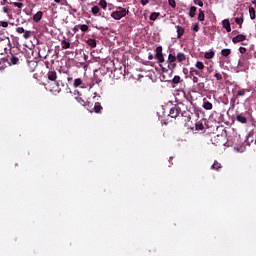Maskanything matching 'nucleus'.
Returning a JSON list of instances; mask_svg holds the SVG:
<instances>
[{"label":"nucleus","mask_w":256,"mask_h":256,"mask_svg":"<svg viewBox=\"0 0 256 256\" xmlns=\"http://www.w3.org/2000/svg\"><path fill=\"white\" fill-rule=\"evenodd\" d=\"M185 109H187V107H185V104L180 102L170 109L169 117H171L172 119H177L179 115H182V117H185V121L189 123V121H191V112L186 111Z\"/></svg>","instance_id":"nucleus-1"},{"label":"nucleus","mask_w":256,"mask_h":256,"mask_svg":"<svg viewBox=\"0 0 256 256\" xmlns=\"http://www.w3.org/2000/svg\"><path fill=\"white\" fill-rule=\"evenodd\" d=\"M127 13H129V11H127L125 8H118L116 11L111 13V17L116 21H119L120 19H123Z\"/></svg>","instance_id":"nucleus-2"},{"label":"nucleus","mask_w":256,"mask_h":256,"mask_svg":"<svg viewBox=\"0 0 256 256\" xmlns=\"http://www.w3.org/2000/svg\"><path fill=\"white\" fill-rule=\"evenodd\" d=\"M47 77L49 79V81H54L56 84L57 89L55 91H57L58 93L61 91V88H59V81H57V72L50 70L47 73Z\"/></svg>","instance_id":"nucleus-3"},{"label":"nucleus","mask_w":256,"mask_h":256,"mask_svg":"<svg viewBox=\"0 0 256 256\" xmlns=\"http://www.w3.org/2000/svg\"><path fill=\"white\" fill-rule=\"evenodd\" d=\"M155 51H156L155 59L158 60V63H165V57H163V47L158 46L156 47Z\"/></svg>","instance_id":"nucleus-4"},{"label":"nucleus","mask_w":256,"mask_h":256,"mask_svg":"<svg viewBox=\"0 0 256 256\" xmlns=\"http://www.w3.org/2000/svg\"><path fill=\"white\" fill-rule=\"evenodd\" d=\"M243 41H247V36L245 34H238L232 38L234 44L242 43V45H247V43H243Z\"/></svg>","instance_id":"nucleus-5"},{"label":"nucleus","mask_w":256,"mask_h":256,"mask_svg":"<svg viewBox=\"0 0 256 256\" xmlns=\"http://www.w3.org/2000/svg\"><path fill=\"white\" fill-rule=\"evenodd\" d=\"M121 77H125V74L123 73V68H115L113 71V78L114 79H121Z\"/></svg>","instance_id":"nucleus-6"},{"label":"nucleus","mask_w":256,"mask_h":256,"mask_svg":"<svg viewBox=\"0 0 256 256\" xmlns=\"http://www.w3.org/2000/svg\"><path fill=\"white\" fill-rule=\"evenodd\" d=\"M205 119L199 120L195 123V130L196 131H205Z\"/></svg>","instance_id":"nucleus-7"},{"label":"nucleus","mask_w":256,"mask_h":256,"mask_svg":"<svg viewBox=\"0 0 256 256\" xmlns=\"http://www.w3.org/2000/svg\"><path fill=\"white\" fill-rule=\"evenodd\" d=\"M175 61H177V56L173 54L168 55V63H170L172 69H175L177 67V64H175Z\"/></svg>","instance_id":"nucleus-8"},{"label":"nucleus","mask_w":256,"mask_h":256,"mask_svg":"<svg viewBox=\"0 0 256 256\" xmlns=\"http://www.w3.org/2000/svg\"><path fill=\"white\" fill-rule=\"evenodd\" d=\"M59 4L65 5V2L56 1V3H52L50 6L51 11H53L54 13H57V11H59Z\"/></svg>","instance_id":"nucleus-9"},{"label":"nucleus","mask_w":256,"mask_h":256,"mask_svg":"<svg viewBox=\"0 0 256 256\" xmlns=\"http://www.w3.org/2000/svg\"><path fill=\"white\" fill-rule=\"evenodd\" d=\"M243 21H245V17L243 16V13L240 14V17L235 18V23L239 25V29H243Z\"/></svg>","instance_id":"nucleus-10"},{"label":"nucleus","mask_w":256,"mask_h":256,"mask_svg":"<svg viewBox=\"0 0 256 256\" xmlns=\"http://www.w3.org/2000/svg\"><path fill=\"white\" fill-rule=\"evenodd\" d=\"M176 61H178V63H183V61H187V55H185V53L179 52L176 55Z\"/></svg>","instance_id":"nucleus-11"},{"label":"nucleus","mask_w":256,"mask_h":256,"mask_svg":"<svg viewBox=\"0 0 256 256\" xmlns=\"http://www.w3.org/2000/svg\"><path fill=\"white\" fill-rule=\"evenodd\" d=\"M222 25L224 29H226L227 33H231V22H229V20L227 19L223 20Z\"/></svg>","instance_id":"nucleus-12"},{"label":"nucleus","mask_w":256,"mask_h":256,"mask_svg":"<svg viewBox=\"0 0 256 256\" xmlns=\"http://www.w3.org/2000/svg\"><path fill=\"white\" fill-rule=\"evenodd\" d=\"M41 19H43V12H42V11H38V12L33 16V21H35V23H39V21H41Z\"/></svg>","instance_id":"nucleus-13"},{"label":"nucleus","mask_w":256,"mask_h":256,"mask_svg":"<svg viewBox=\"0 0 256 256\" xmlns=\"http://www.w3.org/2000/svg\"><path fill=\"white\" fill-rule=\"evenodd\" d=\"M176 28H177V37L178 39H181V37L185 35V28L181 26H176Z\"/></svg>","instance_id":"nucleus-14"},{"label":"nucleus","mask_w":256,"mask_h":256,"mask_svg":"<svg viewBox=\"0 0 256 256\" xmlns=\"http://www.w3.org/2000/svg\"><path fill=\"white\" fill-rule=\"evenodd\" d=\"M87 45L89 47H91L92 49H95V47H97V40L93 39V38H89L87 41H86Z\"/></svg>","instance_id":"nucleus-15"},{"label":"nucleus","mask_w":256,"mask_h":256,"mask_svg":"<svg viewBox=\"0 0 256 256\" xmlns=\"http://www.w3.org/2000/svg\"><path fill=\"white\" fill-rule=\"evenodd\" d=\"M93 110H94V113H102L103 106H101V103L96 102L95 105H94Z\"/></svg>","instance_id":"nucleus-16"},{"label":"nucleus","mask_w":256,"mask_h":256,"mask_svg":"<svg viewBox=\"0 0 256 256\" xmlns=\"http://www.w3.org/2000/svg\"><path fill=\"white\" fill-rule=\"evenodd\" d=\"M236 121H238L239 123H247V117H245L243 114H238L236 116Z\"/></svg>","instance_id":"nucleus-17"},{"label":"nucleus","mask_w":256,"mask_h":256,"mask_svg":"<svg viewBox=\"0 0 256 256\" xmlns=\"http://www.w3.org/2000/svg\"><path fill=\"white\" fill-rule=\"evenodd\" d=\"M10 5H14V7H17L16 13H21V8L23 7V3L21 2H10Z\"/></svg>","instance_id":"nucleus-18"},{"label":"nucleus","mask_w":256,"mask_h":256,"mask_svg":"<svg viewBox=\"0 0 256 256\" xmlns=\"http://www.w3.org/2000/svg\"><path fill=\"white\" fill-rule=\"evenodd\" d=\"M75 99H76L77 103H79L83 107H85V105H87V102H85V99H83V97H81V95L75 97Z\"/></svg>","instance_id":"nucleus-19"},{"label":"nucleus","mask_w":256,"mask_h":256,"mask_svg":"<svg viewBox=\"0 0 256 256\" xmlns=\"http://www.w3.org/2000/svg\"><path fill=\"white\" fill-rule=\"evenodd\" d=\"M221 55H222V57H229V55H231V49H229V48L222 49Z\"/></svg>","instance_id":"nucleus-20"},{"label":"nucleus","mask_w":256,"mask_h":256,"mask_svg":"<svg viewBox=\"0 0 256 256\" xmlns=\"http://www.w3.org/2000/svg\"><path fill=\"white\" fill-rule=\"evenodd\" d=\"M203 107L204 109H206V111H211V109H213V104H211V102L209 101H205L203 103Z\"/></svg>","instance_id":"nucleus-21"},{"label":"nucleus","mask_w":256,"mask_h":256,"mask_svg":"<svg viewBox=\"0 0 256 256\" xmlns=\"http://www.w3.org/2000/svg\"><path fill=\"white\" fill-rule=\"evenodd\" d=\"M61 45L62 49H71V42H67V40H62Z\"/></svg>","instance_id":"nucleus-22"},{"label":"nucleus","mask_w":256,"mask_h":256,"mask_svg":"<svg viewBox=\"0 0 256 256\" xmlns=\"http://www.w3.org/2000/svg\"><path fill=\"white\" fill-rule=\"evenodd\" d=\"M222 167L223 166H221V163H219L217 160H215L212 165V169H214V171H219V169H221Z\"/></svg>","instance_id":"nucleus-23"},{"label":"nucleus","mask_w":256,"mask_h":256,"mask_svg":"<svg viewBox=\"0 0 256 256\" xmlns=\"http://www.w3.org/2000/svg\"><path fill=\"white\" fill-rule=\"evenodd\" d=\"M161 13L159 12H153L150 15V21H157V18L160 17Z\"/></svg>","instance_id":"nucleus-24"},{"label":"nucleus","mask_w":256,"mask_h":256,"mask_svg":"<svg viewBox=\"0 0 256 256\" xmlns=\"http://www.w3.org/2000/svg\"><path fill=\"white\" fill-rule=\"evenodd\" d=\"M10 63H11V65H17V63H19V57L12 55L10 57Z\"/></svg>","instance_id":"nucleus-25"},{"label":"nucleus","mask_w":256,"mask_h":256,"mask_svg":"<svg viewBox=\"0 0 256 256\" xmlns=\"http://www.w3.org/2000/svg\"><path fill=\"white\" fill-rule=\"evenodd\" d=\"M205 59H213V57H215V52L214 51H210V52H206L204 54Z\"/></svg>","instance_id":"nucleus-26"},{"label":"nucleus","mask_w":256,"mask_h":256,"mask_svg":"<svg viewBox=\"0 0 256 256\" xmlns=\"http://www.w3.org/2000/svg\"><path fill=\"white\" fill-rule=\"evenodd\" d=\"M190 75L192 77H195V75H198L199 77H201V72H199V70H195V68H191L190 69Z\"/></svg>","instance_id":"nucleus-27"},{"label":"nucleus","mask_w":256,"mask_h":256,"mask_svg":"<svg viewBox=\"0 0 256 256\" xmlns=\"http://www.w3.org/2000/svg\"><path fill=\"white\" fill-rule=\"evenodd\" d=\"M79 29L82 31V33H87L89 31V26L87 24L79 25Z\"/></svg>","instance_id":"nucleus-28"},{"label":"nucleus","mask_w":256,"mask_h":256,"mask_svg":"<svg viewBox=\"0 0 256 256\" xmlns=\"http://www.w3.org/2000/svg\"><path fill=\"white\" fill-rule=\"evenodd\" d=\"M249 15H250V19H255L256 15H255V8L253 7H249Z\"/></svg>","instance_id":"nucleus-29"},{"label":"nucleus","mask_w":256,"mask_h":256,"mask_svg":"<svg viewBox=\"0 0 256 256\" xmlns=\"http://www.w3.org/2000/svg\"><path fill=\"white\" fill-rule=\"evenodd\" d=\"M214 77L217 81H223V74L219 73L217 70L215 71Z\"/></svg>","instance_id":"nucleus-30"},{"label":"nucleus","mask_w":256,"mask_h":256,"mask_svg":"<svg viewBox=\"0 0 256 256\" xmlns=\"http://www.w3.org/2000/svg\"><path fill=\"white\" fill-rule=\"evenodd\" d=\"M179 83H181V77L180 76H174V78L172 80V84L173 85H179Z\"/></svg>","instance_id":"nucleus-31"},{"label":"nucleus","mask_w":256,"mask_h":256,"mask_svg":"<svg viewBox=\"0 0 256 256\" xmlns=\"http://www.w3.org/2000/svg\"><path fill=\"white\" fill-rule=\"evenodd\" d=\"M196 11H197V7H195V6L190 7L189 17H195Z\"/></svg>","instance_id":"nucleus-32"},{"label":"nucleus","mask_w":256,"mask_h":256,"mask_svg":"<svg viewBox=\"0 0 256 256\" xmlns=\"http://www.w3.org/2000/svg\"><path fill=\"white\" fill-rule=\"evenodd\" d=\"M81 85H83V80H81V78L74 80V87H81Z\"/></svg>","instance_id":"nucleus-33"},{"label":"nucleus","mask_w":256,"mask_h":256,"mask_svg":"<svg viewBox=\"0 0 256 256\" xmlns=\"http://www.w3.org/2000/svg\"><path fill=\"white\" fill-rule=\"evenodd\" d=\"M198 21H205V12L203 10H200L198 14Z\"/></svg>","instance_id":"nucleus-34"},{"label":"nucleus","mask_w":256,"mask_h":256,"mask_svg":"<svg viewBox=\"0 0 256 256\" xmlns=\"http://www.w3.org/2000/svg\"><path fill=\"white\" fill-rule=\"evenodd\" d=\"M31 35H32V32L29 31V30H24V34H23V37L24 39H31Z\"/></svg>","instance_id":"nucleus-35"},{"label":"nucleus","mask_w":256,"mask_h":256,"mask_svg":"<svg viewBox=\"0 0 256 256\" xmlns=\"http://www.w3.org/2000/svg\"><path fill=\"white\" fill-rule=\"evenodd\" d=\"M196 67H197V69L203 70V69H205V64H203V62H201V61H197Z\"/></svg>","instance_id":"nucleus-36"},{"label":"nucleus","mask_w":256,"mask_h":256,"mask_svg":"<svg viewBox=\"0 0 256 256\" xmlns=\"http://www.w3.org/2000/svg\"><path fill=\"white\" fill-rule=\"evenodd\" d=\"M2 10L4 13H7V15H9V13H11V6H3Z\"/></svg>","instance_id":"nucleus-37"},{"label":"nucleus","mask_w":256,"mask_h":256,"mask_svg":"<svg viewBox=\"0 0 256 256\" xmlns=\"http://www.w3.org/2000/svg\"><path fill=\"white\" fill-rule=\"evenodd\" d=\"M92 13H93V15H97L99 13V6H93Z\"/></svg>","instance_id":"nucleus-38"},{"label":"nucleus","mask_w":256,"mask_h":256,"mask_svg":"<svg viewBox=\"0 0 256 256\" xmlns=\"http://www.w3.org/2000/svg\"><path fill=\"white\" fill-rule=\"evenodd\" d=\"M99 5L102 7V9H107V1H100Z\"/></svg>","instance_id":"nucleus-39"},{"label":"nucleus","mask_w":256,"mask_h":256,"mask_svg":"<svg viewBox=\"0 0 256 256\" xmlns=\"http://www.w3.org/2000/svg\"><path fill=\"white\" fill-rule=\"evenodd\" d=\"M245 95V89H241L237 92V97H244Z\"/></svg>","instance_id":"nucleus-40"},{"label":"nucleus","mask_w":256,"mask_h":256,"mask_svg":"<svg viewBox=\"0 0 256 256\" xmlns=\"http://www.w3.org/2000/svg\"><path fill=\"white\" fill-rule=\"evenodd\" d=\"M193 31H195V33L199 32V23L193 25Z\"/></svg>","instance_id":"nucleus-41"},{"label":"nucleus","mask_w":256,"mask_h":256,"mask_svg":"<svg viewBox=\"0 0 256 256\" xmlns=\"http://www.w3.org/2000/svg\"><path fill=\"white\" fill-rule=\"evenodd\" d=\"M239 52L243 55V54L247 53V48H245V47H240V48H239Z\"/></svg>","instance_id":"nucleus-42"},{"label":"nucleus","mask_w":256,"mask_h":256,"mask_svg":"<svg viewBox=\"0 0 256 256\" xmlns=\"http://www.w3.org/2000/svg\"><path fill=\"white\" fill-rule=\"evenodd\" d=\"M198 89H205V83L204 82H200L197 84Z\"/></svg>","instance_id":"nucleus-43"},{"label":"nucleus","mask_w":256,"mask_h":256,"mask_svg":"<svg viewBox=\"0 0 256 256\" xmlns=\"http://www.w3.org/2000/svg\"><path fill=\"white\" fill-rule=\"evenodd\" d=\"M16 31H17L18 33H25V28H23V27H18V28H16Z\"/></svg>","instance_id":"nucleus-44"},{"label":"nucleus","mask_w":256,"mask_h":256,"mask_svg":"<svg viewBox=\"0 0 256 256\" xmlns=\"http://www.w3.org/2000/svg\"><path fill=\"white\" fill-rule=\"evenodd\" d=\"M169 5H170V7H173V9H175V7H177V4L175 1H169Z\"/></svg>","instance_id":"nucleus-45"},{"label":"nucleus","mask_w":256,"mask_h":256,"mask_svg":"<svg viewBox=\"0 0 256 256\" xmlns=\"http://www.w3.org/2000/svg\"><path fill=\"white\" fill-rule=\"evenodd\" d=\"M1 27H9V23L5 21L0 22Z\"/></svg>","instance_id":"nucleus-46"},{"label":"nucleus","mask_w":256,"mask_h":256,"mask_svg":"<svg viewBox=\"0 0 256 256\" xmlns=\"http://www.w3.org/2000/svg\"><path fill=\"white\" fill-rule=\"evenodd\" d=\"M192 81L193 83H199V78L197 76H193Z\"/></svg>","instance_id":"nucleus-47"},{"label":"nucleus","mask_w":256,"mask_h":256,"mask_svg":"<svg viewBox=\"0 0 256 256\" xmlns=\"http://www.w3.org/2000/svg\"><path fill=\"white\" fill-rule=\"evenodd\" d=\"M79 29H80V28H79V25H76V26L74 27V32L77 33V31H79Z\"/></svg>","instance_id":"nucleus-48"},{"label":"nucleus","mask_w":256,"mask_h":256,"mask_svg":"<svg viewBox=\"0 0 256 256\" xmlns=\"http://www.w3.org/2000/svg\"><path fill=\"white\" fill-rule=\"evenodd\" d=\"M148 59H149V61H152V59H153V54H149V55H148Z\"/></svg>","instance_id":"nucleus-49"},{"label":"nucleus","mask_w":256,"mask_h":256,"mask_svg":"<svg viewBox=\"0 0 256 256\" xmlns=\"http://www.w3.org/2000/svg\"><path fill=\"white\" fill-rule=\"evenodd\" d=\"M3 69H5V66L0 62V71H3Z\"/></svg>","instance_id":"nucleus-50"},{"label":"nucleus","mask_w":256,"mask_h":256,"mask_svg":"<svg viewBox=\"0 0 256 256\" xmlns=\"http://www.w3.org/2000/svg\"><path fill=\"white\" fill-rule=\"evenodd\" d=\"M141 3L145 7V5H147V3H149V1H141Z\"/></svg>","instance_id":"nucleus-51"},{"label":"nucleus","mask_w":256,"mask_h":256,"mask_svg":"<svg viewBox=\"0 0 256 256\" xmlns=\"http://www.w3.org/2000/svg\"><path fill=\"white\" fill-rule=\"evenodd\" d=\"M199 7H203V1H198Z\"/></svg>","instance_id":"nucleus-52"},{"label":"nucleus","mask_w":256,"mask_h":256,"mask_svg":"<svg viewBox=\"0 0 256 256\" xmlns=\"http://www.w3.org/2000/svg\"><path fill=\"white\" fill-rule=\"evenodd\" d=\"M169 163H171V165H173V157H170Z\"/></svg>","instance_id":"nucleus-53"},{"label":"nucleus","mask_w":256,"mask_h":256,"mask_svg":"<svg viewBox=\"0 0 256 256\" xmlns=\"http://www.w3.org/2000/svg\"><path fill=\"white\" fill-rule=\"evenodd\" d=\"M0 3H1V5H5V2H3V1H1Z\"/></svg>","instance_id":"nucleus-54"},{"label":"nucleus","mask_w":256,"mask_h":256,"mask_svg":"<svg viewBox=\"0 0 256 256\" xmlns=\"http://www.w3.org/2000/svg\"><path fill=\"white\" fill-rule=\"evenodd\" d=\"M73 12H74V13H77V10H76V9H73Z\"/></svg>","instance_id":"nucleus-55"},{"label":"nucleus","mask_w":256,"mask_h":256,"mask_svg":"<svg viewBox=\"0 0 256 256\" xmlns=\"http://www.w3.org/2000/svg\"><path fill=\"white\" fill-rule=\"evenodd\" d=\"M84 59H87V55H84Z\"/></svg>","instance_id":"nucleus-56"},{"label":"nucleus","mask_w":256,"mask_h":256,"mask_svg":"<svg viewBox=\"0 0 256 256\" xmlns=\"http://www.w3.org/2000/svg\"><path fill=\"white\" fill-rule=\"evenodd\" d=\"M54 1H61V0H54Z\"/></svg>","instance_id":"nucleus-57"},{"label":"nucleus","mask_w":256,"mask_h":256,"mask_svg":"<svg viewBox=\"0 0 256 256\" xmlns=\"http://www.w3.org/2000/svg\"><path fill=\"white\" fill-rule=\"evenodd\" d=\"M168 1H175V0H168Z\"/></svg>","instance_id":"nucleus-58"},{"label":"nucleus","mask_w":256,"mask_h":256,"mask_svg":"<svg viewBox=\"0 0 256 256\" xmlns=\"http://www.w3.org/2000/svg\"><path fill=\"white\" fill-rule=\"evenodd\" d=\"M194 1H199V0H194Z\"/></svg>","instance_id":"nucleus-59"}]
</instances>
